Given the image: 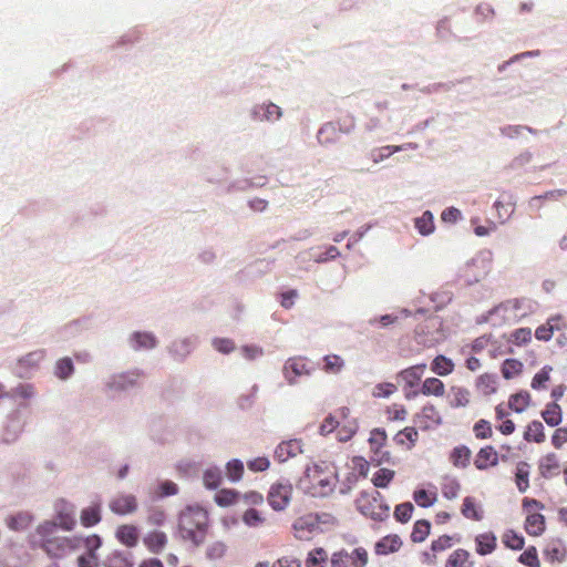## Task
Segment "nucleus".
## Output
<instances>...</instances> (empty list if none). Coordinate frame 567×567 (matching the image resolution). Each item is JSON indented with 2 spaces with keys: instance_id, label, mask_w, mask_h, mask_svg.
Instances as JSON below:
<instances>
[{
  "instance_id": "1",
  "label": "nucleus",
  "mask_w": 567,
  "mask_h": 567,
  "mask_svg": "<svg viewBox=\"0 0 567 567\" xmlns=\"http://www.w3.org/2000/svg\"><path fill=\"white\" fill-rule=\"evenodd\" d=\"M33 544L43 549L48 556L62 558L69 553L81 548V538L80 536H60L55 523L44 522L38 526Z\"/></svg>"
},
{
  "instance_id": "2",
  "label": "nucleus",
  "mask_w": 567,
  "mask_h": 567,
  "mask_svg": "<svg viewBox=\"0 0 567 567\" xmlns=\"http://www.w3.org/2000/svg\"><path fill=\"white\" fill-rule=\"evenodd\" d=\"M181 536L198 546L204 543L208 529V513L199 506H188L178 518Z\"/></svg>"
},
{
  "instance_id": "3",
  "label": "nucleus",
  "mask_w": 567,
  "mask_h": 567,
  "mask_svg": "<svg viewBox=\"0 0 567 567\" xmlns=\"http://www.w3.org/2000/svg\"><path fill=\"white\" fill-rule=\"evenodd\" d=\"M306 480L310 484L313 496H327L333 492L337 484V475L333 468L327 464H313L306 471Z\"/></svg>"
},
{
  "instance_id": "4",
  "label": "nucleus",
  "mask_w": 567,
  "mask_h": 567,
  "mask_svg": "<svg viewBox=\"0 0 567 567\" xmlns=\"http://www.w3.org/2000/svg\"><path fill=\"white\" fill-rule=\"evenodd\" d=\"M355 507L363 516L375 522H384L390 516V506L378 491L361 492L355 499Z\"/></svg>"
},
{
  "instance_id": "5",
  "label": "nucleus",
  "mask_w": 567,
  "mask_h": 567,
  "mask_svg": "<svg viewBox=\"0 0 567 567\" xmlns=\"http://www.w3.org/2000/svg\"><path fill=\"white\" fill-rule=\"evenodd\" d=\"M536 310V302L529 298H513L505 300L495 308V312L505 320L517 322Z\"/></svg>"
},
{
  "instance_id": "6",
  "label": "nucleus",
  "mask_w": 567,
  "mask_h": 567,
  "mask_svg": "<svg viewBox=\"0 0 567 567\" xmlns=\"http://www.w3.org/2000/svg\"><path fill=\"white\" fill-rule=\"evenodd\" d=\"M368 563L369 553L364 547H355L351 553L342 548L329 557V567H365Z\"/></svg>"
},
{
  "instance_id": "7",
  "label": "nucleus",
  "mask_w": 567,
  "mask_h": 567,
  "mask_svg": "<svg viewBox=\"0 0 567 567\" xmlns=\"http://www.w3.org/2000/svg\"><path fill=\"white\" fill-rule=\"evenodd\" d=\"M388 441V435L385 430L383 429H373L370 432V437L368 440L370 452H371V462L375 465H381L383 463H389L391 460V453L389 451H383Z\"/></svg>"
},
{
  "instance_id": "8",
  "label": "nucleus",
  "mask_w": 567,
  "mask_h": 567,
  "mask_svg": "<svg viewBox=\"0 0 567 567\" xmlns=\"http://www.w3.org/2000/svg\"><path fill=\"white\" fill-rule=\"evenodd\" d=\"M292 491V485L289 482L272 484L267 495L268 504L277 512L286 509L291 501Z\"/></svg>"
},
{
  "instance_id": "9",
  "label": "nucleus",
  "mask_w": 567,
  "mask_h": 567,
  "mask_svg": "<svg viewBox=\"0 0 567 567\" xmlns=\"http://www.w3.org/2000/svg\"><path fill=\"white\" fill-rule=\"evenodd\" d=\"M453 537L449 535H441L436 539L431 542V546L429 550H425L421 554V561L424 565L433 566L437 561V556L450 549L453 546Z\"/></svg>"
},
{
  "instance_id": "10",
  "label": "nucleus",
  "mask_w": 567,
  "mask_h": 567,
  "mask_svg": "<svg viewBox=\"0 0 567 567\" xmlns=\"http://www.w3.org/2000/svg\"><path fill=\"white\" fill-rule=\"evenodd\" d=\"M413 421L421 430L426 431L439 426L442 416L435 405L426 404L413 416Z\"/></svg>"
},
{
  "instance_id": "11",
  "label": "nucleus",
  "mask_w": 567,
  "mask_h": 567,
  "mask_svg": "<svg viewBox=\"0 0 567 567\" xmlns=\"http://www.w3.org/2000/svg\"><path fill=\"white\" fill-rule=\"evenodd\" d=\"M109 507L112 513L125 516L135 513L138 504L136 497L132 494H117L110 501Z\"/></svg>"
},
{
  "instance_id": "12",
  "label": "nucleus",
  "mask_w": 567,
  "mask_h": 567,
  "mask_svg": "<svg viewBox=\"0 0 567 567\" xmlns=\"http://www.w3.org/2000/svg\"><path fill=\"white\" fill-rule=\"evenodd\" d=\"M312 368L306 358L296 357L286 361L284 373L290 384L296 382L298 377L310 374Z\"/></svg>"
},
{
  "instance_id": "13",
  "label": "nucleus",
  "mask_w": 567,
  "mask_h": 567,
  "mask_svg": "<svg viewBox=\"0 0 567 567\" xmlns=\"http://www.w3.org/2000/svg\"><path fill=\"white\" fill-rule=\"evenodd\" d=\"M473 464L478 471H487L499 464V454L493 445H485L476 453Z\"/></svg>"
},
{
  "instance_id": "14",
  "label": "nucleus",
  "mask_w": 567,
  "mask_h": 567,
  "mask_svg": "<svg viewBox=\"0 0 567 567\" xmlns=\"http://www.w3.org/2000/svg\"><path fill=\"white\" fill-rule=\"evenodd\" d=\"M349 413L350 410L348 408H341L338 411V415L342 419V422L339 421V427L337 429V437L340 442L351 440L358 431L357 421L349 419Z\"/></svg>"
},
{
  "instance_id": "15",
  "label": "nucleus",
  "mask_w": 567,
  "mask_h": 567,
  "mask_svg": "<svg viewBox=\"0 0 567 567\" xmlns=\"http://www.w3.org/2000/svg\"><path fill=\"white\" fill-rule=\"evenodd\" d=\"M318 528V522L311 515L298 517L293 524V535L297 539H309L313 532Z\"/></svg>"
},
{
  "instance_id": "16",
  "label": "nucleus",
  "mask_w": 567,
  "mask_h": 567,
  "mask_svg": "<svg viewBox=\"0 0 567 567\" xmlns=\"http://www.w3.org/2000/svg\"><path fill=\"white\" fill-rule=\"evenodd\" d=\"M302 453V442L300 440H288L281 442L275 450V458L280 462H287Z\"/></svg>"
},
{
  "instance_id": "17",
  "label": "nucleus",
  "mask_w": 567,
  "mask_h": 567,
  "mask_svg": "<svg viewBox=\"0 0 567 567\" xmlns=\"http://www.w3.org/2000/svg\"><path fill=\"white\" fill-rule=\"evenodd\" d=\"M559 458L558 455L554 452L545 454L538 461L539 475L545 480H549L554 476H557L559 474Z\"/></svg>"
},
{
  "instance_id": "18",
  "label": "nucleus",
  "mask_w": 567,
  "mask_h": 567,
  "mask_svg": "<svg viewBox=\"0 0 567 567\" xmlns=\"http://www.w3.org/2000/svg\"><path fill=\"white\" fill-rule=\"evenodd\" d=\"M403 545L401 537L396 534L383 536L374 544V553L378 556H386L398 553Z\"/></svg>"
},
{
  "instance_id": "19",
  "label": "nucleus",
  "mask_w": 567,
  "mask_h": 567,
  "mask_svg": "<svg viewBox=\"0 0 567 567\" xmlns=\"http://www.w3.org/2000/svg\"><path fill=\"white\" fill-rule=\"evenodd\" d=\"M115 537L122 545L133 548L138 544L140 530L135 525L122 524L116 528Z\"/></svg>"
},
{
  "instance_id": "20",
  "label": "nucleus",
  "mask_w": 567,
  "mask_h": 567,
  "mask_svg": "<svg viewBox=\"0 0 567 567\" xmlns=\"http://www.w3.org/2000/svg\"><path fill=\"white\" fill-rule=\"evenodd\" d=\"M475 551L481 556H486L495 551L497 547V538L493 532H485L476 535Z\"/></svg>"
},
{
  "instance_id": "21",
  "label": "nucleus",
  "mask_w": 567,
  "mask_h": 567,
  "mask_svg": "<svg viewBox=\"0 0 567 567\" xmlns=\"http://www.w3.org/2000/svg\"><path fill=\"white\" fill-rule=\"evenodd\" d=\"M426 365L424 363L410 367L402 370L398 378L404 382L406 388H414L421 381V378L425 371Z\"/></svg>"
},
{
  "instance_id": "22",
  "label": "nucleus",
  "mask_w": 567,
  "mask_h": 567,
  "mask_svg": "<svg viewBox=\"0 0 567 567\" xmlns=\"http://www.w3.org/2000/svg\"><path fill=\"white\" fill-rule=\"evenodd\" d=\"M143 542L151 553L159 554L167 545V536L164 532L153 530L147 533Z\"/></svg>"
},
{
  "instance_id": "23",
  "label": "nucleus",
  "mask_w": 567,
  "mask_h": 567,
  "mask_svg": "<svg viewBox=\"0 0 567 567\" xmlns=\"http://www.w3.org/2000/svg\"><path fill=\"white\" fill-rule=\"evenodd\" d=\"M393 440L396 445L403 446L406 450H412L419 440V432L414 426H406L399 431L394 435Z\"/></svg>"
},
{
  "instance_id": "24",
  "label": "nucleus",
  "mask_w": 567,
  "mask_h": 567,
  "mask_svg": "<svg viewBox=\"0 0 567 567\" xmlns=\"http://www.w3.org/2000/svg\"><path fill=\"white\" fill-rule=\"evenodd\" d=\"M546 528L544 515L540 513H530L525 520V530L529 536H540Z\"/></svg>"
},
{
  "instance_id": "25",
  "label": "nucleus",
  "mask_w": 567,
  "mask_h": 567,
  "mask_svg": "<svg viewBox=\"0 0 567 567\" xmlns=\"http://www.w3.org/2000/svg\"><path fill=\"white\" fill-rule=\"evenodd\" d=\"M254 115L260 121H277L281 117L282 113L278 105L268 103L256 105L254 109Z\"/></svg>"
},
{
  "instance_id": "26",
  "label": "nucleus",
  "mask_w": 567,
  "mask_h": 567,
  "mask_svg": "<svg viewBox=\"0 0 567 567\" xmlns=\"http://www.w3.org/2000/svg\"><path fill=\"white\" fill-rule=\"evenodd\" d=\"M530 465L520 461L515 468V485L520 493H525L529 488Z\"/></svg>"
},
{
  "instance_id": "27",
  "label": "nucleus",
  "mask_w": 567,
  "mask_h": 567,
  "mask_svg": "<svg viewBox=\"0 0 567 567\" xmlns=\"http://www.w3.org/2000/svg\"><path fill=\"white\" fill-rule=\"evenodd\" d=\"M472 452L466 445L455 446L451 454L450 461L454 467L466 468L470 465Z\"/></svg>"
},
{
  "instance_id": "28",
  "label": "nucleus",
  "mask_w": 567,
  "mask_h": 567,
  "mask_svg": "<svg viewBox=\"0 0 567 567\" xmlns=\"http://www.w3.org/2000/svg\"><path fill=\"white\" fill-rule=\"evenodd\" d=\"M473 561H471V554L463 548H457L452 551L446 561L445 567H472Z\"/></svg>"
},
{
  "instance_id": "29",
  "label": "nucleus",
  "mask_w": 567,
  "mask_h": 567,
  "mask_svg": "<svg viewBox=\"0 0 567 567\" xmlns=\"http://www.w3.org/2000/svg\"><path fill=\"white\" fill-rule=\"evenodd\" d=\"M80 522L84 527L95 526L101 522V505L92 504L81 511Z\"/></svg>"
},
{
  "instance_id": "30",
  "label": "nucleus",
  "mask_w": 567,
  "mask_h": 567,
  "mask_svg": "<svg viewBox=\"0 0 567 567\" xmlns=\"http://www.w3.org/2000/svg\"><path fill=\"white\" fill-rule=\"evenodd\" d=\"M476 390L483 395H491L497 390L496 375L491 373L481 374L475 383Z\"/></svg>"
},
{
  "instance_id": "31",
  "label": "nucleus",
  "mask_w": 567,
  "mask_h": 567,
  "mask_svg": "<svg viewBox=\"0 0 567 567\" xmlns=\"http://www.w3.org/2000/svg\"><path fill=\"white\" fill-rule=\"evenodd\" d=\"M328 553L322 547L313 548L306 558V567H328Z\"/></svg>"
},
{
  "instance_id": "32",
  "label": "nucleus",
  "mask_w": 567,
  "mask_h": 567,
  "mask_svg": "<svg viewBox=\"0 0 567 567\" xmlns=\"http://www.w3.org/2000/svg\"><path fill=\"white\" fill-rule=\"evenodd\" d=\"M318 141L321 145H331L340 138V133L334 124L327 123L318 132Z\"/></svg>"
},
{
  "instance_id": "33",
  "label": "nucleus",
  "mask_w": 567,
  "mask_h": 567,
  "mask_svg": "<svg viewBox=\"0 0 567 567\" xmlns=\"http://www.w3.org/2000/svg\"><path fill=\"white\" fill-rule=\"evenodd\" d=\"M454 367L453 361L443 354L436 355L431 363L432 372L441 377L451 374L454 371Z\"/></svg>"
},
{
  "instance_id": "34",
  "label": "nucleus",
  "mask_w": 567,
  "mask_h": 567,
  "mask_svg": "<svg viewBox=\"0 0 567 567\" xmlns=\"http://www.w3.org/2000/svg\"><path fill=\"white\" fill-rule=\"evenodd\" d=\"M471 401V392L463 386H451V400L450 404L452 408H465Z\"/></svg>"
},
{
  "instance_id": "35",
  "label": "nucleus",
  "mask_w": 567,
  "mask_h": 567,
  "mask_svg": "<svg viewBox=\"0 0 567 567\" xmlns=\"http://www.w3.org/2000/svg\"><path fill=\"white\" fill-rule=\"evenodd\" d=\"M223 482V472L217 466L207 467L203 473V483L208 489H216Z\"/></svg>"
},
{
  "instance_id": "36",
  "label": "nucleus",
  "mask_w": 567,
  "mask_h": 567,
  "mask_svg": "<svg viewBox=\"0 0 567 567\" xmlns=\"http://www.w3.org/2000/svg\"><path fill=\"white\" fill-rule=\"evenodd\" d=\"M542 417L549 426H557L561 423V408L556 402L548 403L542 412Z\"/></svg>"
},
{
  "instance_id": "37",
  "label": "nucleus",
  "mask_w": 567,
  "mask_h": 567,
  "mask_svg": "<svg viewBox=\"0 0 567 567\" xmlns=\"http://www.w3.org/2000/svg\"><path fill=\"white\" fill-rule=\"evenodd\" d=\"M524 439L527 442L543 443L546 439L544 425L540 421H532L524 432Z\"/></svg>"
},
{
  "instance_id": "38",
  "label": "nucleus",
  "mask_w": 567,
  "mask_h": 567,
  "mask_svg": "<svg viewBox=\"0 0 567 567\" xmlns=\"http://www.w3.org/2000/svg\"><path fill=\"white\" fill-rule=\"evenodd\" d=\"M421 393L424 395L443 396L445 385L437 378H426L422 383Z\"/></svg>"
},
{
  "instance_id": "39",
  "label": "nucleus",
  "mask_w": 567,
  "mask_h": 567,
  "mask_svg": "<svg viewBox=\"0 0 567 567\" xmlns=\"http://www.w3.org/2000/svg\"><path fill=\"white\" fill-rule=\"evenodd\" d=\"M461 512L464 517L472 520H481L483 518V511L471 496L463 499Z\"/></svg>"
},
{
  "instance_id": "40",
  "label": "nucleus",
  "mask_w": 567,
  "mask_h": 567,
  "mask_svg": "<svg viewBox=\"0 0 567 567\" xmlns=\"http://www.w3.org/2000/svg\"><path fill=\"white\" fill-rule=\"evenodd\" d=\"M524 364L517 359H506L501 367L504 379L511 380L518 377L523 372Z\"/></svg>"
},
{
  "instance_id": "41",
  "label": "nucleus",
  "mask_w": 567,
  "mask_h": 567,
  "mask_svg": "<svg viewBox=\"0 0 567 567\" xmlns=\"http://www.w3.org/2000/svg\"><path fill=\"white\" fill-rule=\"evenodd\" d=\"M431 533V523L426 519H419L414 523L410 538L413 543L424 542Z\"/></svg>"
},
{
  "instance_id": "42",
  "label": "nucleus",
  "mask_w": 567,
  "mask_h": 567,
  "mask_svg": "<svg viewBox=\"0 0 567 567\" xmlns=\"http://www.w3.org/2000/svg\"><path fill=\"white\" fill-rule=\"evenodd\" d=\"M530 403V394L526 391H522L515 394H512L508 399V406L511 410L522 413L525 411Z\"/></svg>"
},
{
  "instance_id": "43",
  "label": "nucleus",
  "mask_w": 567,
  "mask_h": 567,
  "mask_svg": "<svg viewBox=\"0 0 567 567\" xmlns=\"http://www.w3.org/2000/svg\"><path fill=\"white\" fill-rule=\"evenodd\" d=\"M415 228L423 236H427L434 230V219L430 210L424 212L414 220Z\"/></svg>"
},
{
  "instance_id": "44",
  "label": "nucleus",
  "mask_w": 567,
  "mask_h": 567,
  "mask_svg": "<svg viewBox=\"0 0 567 567\" xmlns=\"http://www.w3.org/2000/svg\"><path fill=\"white\" fill-rule=\"evenodd\" d=\"M394 476L395 472L393 470L382 467L373 474L371 481L377 488H386Z\"/></svg>"
},
{
  "instance_id": "45",
  "label": "nucleus",
  "mask_w": 567,
  "mask_h": 567,
  "mask_svg": "<svg viewBox=\"0 0 567 567\" xmlns=\"http://www.w3.org/2000/svg\"><path fill=\"white\" fill-rule=\"evenodd\" d=\"M502 542L505 545V547L513 549V550H520L524 548L525 539L520 534H517L513 529H507L503 536Z\"/></svg>"
},
{
  "instance_id": "46",
  "label": "nucleus",
  "mask_w": 567,
  "mask_h": 567,
  "mask_svg": "<svg viewBox=\"0 0 567 567\" xmlns=\"http://www.w3.org/2000/svg\"><path fill=\"white\" fill-rule=\"evenodd\" d=\"M105 567H132L130 557L120 550L112 551L105 559Z\"/></svg>"
},
{
  "instance_id": "47",
  "label": "nucleus",
  "mask_w": 567,
  "mask_h": 567,
  "mask_svg": "<svg viewBox=\"0 0 567 567\" xmlns=\"http://www.w3.org/2000/svg\"><path fill=\"white\" fill-rule=\"evenodd\" d=\"M344 367V361L337 354H328L323 358L322 370L329 374L339 373Z\"/></svg>"
},
{
  "instance_id": "48",
  "label": "nucleus",
  "mask_w": 567,
  "mask_h": 567,
  "mask_svg": "<svg viewBox=\"0 0 567 567\" xmlns=\"http://www.w3.org/2000/svg\"><path fill=\"white\" fill-rule=\"evenodd\" d=\"M442 495L447 499H454L461 491L460 482L454 477H445L441 486Z\"/></svg>"
},
{
  "instance_id": "49",
  "label": "nucleus",
  "mask_w": 567,
  "mask_h": 567,
  "mask_svg": "<svg viewBox=\"0 0 567 567\" xmlns=\"http://www.w3.org/2000/svg\"><path fill=\"white\" fill-rule=\"evenodd\" d=\"M133 347L136 350L152 349L156 346V339L153 334L146 332H136L132 337Z\"/></svg>"
},
{
  "instance_id": "50",
  "label": "nucleus",
  "mask_w": 567,
  "mask_h": 567,
  "mask_svg": "<svg viewBox=\"0 0 567 567\" xmlns=\"http://www.w3.org/2000/svg\"><path fill=\"white\" fill-rule=\"evenodd\" d=\"M413 499L420 507H430L436 502L437 494L426 489H416L413 493Z\"/></svg>"
},
{
  "instance_id": "51",
  "label": "nucleus",
  "mask_w": 567,
  "mask_h": 567,
  "mask_svg": "<svg viewBox=\"0 0 567 567\" xmlns=\"http://www.w3.org/2000/svg\"><path fill=\"white\" fill-rule=\"evenodd\" d=\"M413 511V504L411 502H404L395 506L393 516L396 522L405 524L411 519Z\"/></svg>"
},
{
  "instance_id": "52",
  "label": "nucleus",
  "mask_w": 567,
  "mask_h": 567,
  "mask_svg": "<svg viewBox=\"0 0 567 567\" xmlns=\"http://www.w3.org/2000/svg\"><path fill=\"white\" fill-rule=\"evenodd\" d=\"M518 561L527 567H540V560L535 546L526 548L518 557Z\"/></svg>"
},
{
  "instance_id": "53",
  "label": "nucleus",
  "mask_w": 567,
  "mask_h": 567,
  "mask_svg": "<svg viewBox=\"0 0 567 567\" xmlns=\"http://www.w3.org/2000/svg\"><path fill=\"white\" fill-rule=\"evenodd\" d=\"M81 538V547L85 548L86 555H97V549L102 546V539L99 535L93 534Z\"/></svg>"
},
{
  "instance_id": "54",
  "label": "nucleus",
  "mask_w": 567,
  "mask_h": 567,
  "mask_svg": "<svg viewBox=\"0 0 567 567\" xmlns=\"http://www.w3.org/2000/svg\"><path fill=\"white\" fill-rule=\"evenodd\" d=\"M532 340V330L530 328H518L514 330L511 334L509 341L515 346H524L529 343Z\"/></svg>"
},
{
  "instance_id": "55",
  "label": "nucleus",
  "mask_w": 567,
  "mask_h": 567,
  "mask_svg": "<svg viewBox=\"0 0 567 567\" xmlns=\"http://www.w3.org/2000/svg\"><path fill=\"white\" fill-rule=\"evenodd\" d=\"M239 494L233 489H220L215 495V502L219 506H230L236 503Z\"/></svg>"
},
{
  "instance_id": "56",
  "label": "nucleus",
  "mask_w": 567,
  "mask_h": 567,
  "mask_svg": "<svg viewBox=\"0 0 567 567\" xmlns=\"http://www.w3.org/2000/svg\"><path fill=\"white\" fill-rule=\"evenodd\" d=\"M31 523V516L28 514H18L8 518V527L12 530L25 529Z\"/></svg>"
},
{
  "instance_id": "57",
  "label": "nucleus",
  "mask_w": 567,
  "mask_h": 567,
  "mask_svg": "<svg viewBox=\"0 0 567 567\" xmlns=\"http://www.w3.org/2000/svg\"><path fill=\"white\" fill-rule=\"evenodd\" d=\"M227 476L230 481L237 482L241 480L244 474V464L239 460H231L226 465Z\"/></svg>"
},
{
  "instance_id": "58",
  "label": "nucleus",
  "mask_w": 567,
  "mask_h": 567,
  "mask_svg": "<svg viewBox=\"0 0 567 567\" xmlns=\"http://www.w3.org/2000/svg\"><path fill=\"white\" fill-rule=\"evenodd\" d=\"M141 377L140 373L128 372L117 375L114 379V386L116 389H126L136 384L137 379Z\"/></svg>"
},
{
  "instance_id": "59",
  "label": "nucleus",
  "mask_w": 567,
  "mask_h": 567,
  "mask_svg": "<svg viewBox=\"0 0 567 567\" xmlns=\"http://www.w3.org/2000/svg\"><path fill=\"white\" fill-rule=\"evenodd\" d=\"M476 439L486 440L493 436V429L488 421L480 420L474 424L473 427Z\"/></svg>"
},
{
  "instance_id": "60",
  "label": "nucleus",
  "mask_w": 567,
  "mask_h": 567,
  "mask_svg": "<svg viewBox=\"0 0 567 567\" xmlns=\"http://www.w3.org/2000/svg\"><path fill=\"white\" fill-rule=\"evenodd\" d=\"M265 520V517L255 508L247 509L243 515V522L249 527L261 526Z\"/></svg>"
},
{
  "instance_id": "61",
  "label": "nucleus",
  "mask_w": 567,
  "mask_h": 567,
  "mask_svg": "<svg viewBox=\"0 0 567 567\" xmlns=\"http://www.w3.org/2000/svg\"><path fill=\"white\" fill-rule=\"evenodd\" d=\"M551 370V367L545 365L539 372H537L532 380V388L535 390L544 389L546 383L549 381V373Z\"/></svg>"
},
{
  "instance_id": "62",
  "label": "nucleus",
  "mask_w": 567,
  "mask_h": 567,
  "mask_svg": "<svg viewBox=\"0 0 567 567\" xmlns=\"http://www.w3.org/2000/svg\"><path fill=\"white\" fill-rule=\"evenodd\" d=\"M73 372V363L70 358L60 359L55 364V374L60 379L69 378Z\"/></svg>"
},
{
  "instance_id": "63",
  "label": "nucleus",
  "mask_w": 567,
  "mask_h": 567,
  "mask_svg": "<svg viewBox=\"0 0 567 567\" xmlns=\"http://www.w3.org/2000/svg\"><path fill=\"white\" fill-rule=\"evenodd\" d=\"M396 385L390 382L379 383L373 388L372 395L374 398H389L396 392Z\"/></svg>"
},
{
  "instance_id": "64",
  "label": "nucleus",
  "mask_w": 567,
  "mask_h": 567,
  "mask_svg": "<svg viewBox=\"0 0 567 567\" xmlns=\"http://www.w3.org/2000/svg\"><path fill=\"white\" fill-rule=\"evenodd\" d=\"M408 415V411L403 405L392 404L386 409V417L390 421H403Z\"/></svg>"
}]
</instances>
